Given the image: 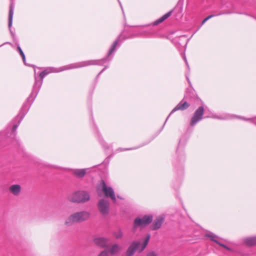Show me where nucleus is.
<instances>
[{
    "label": "nucleus",
    "instance_id": "f257e3e1",
    "mask_svg": "<svg viewBox=\"0 0 256 256\" xmlns=\"http://www.w3.org/2000/svg\"><path fill=\"white\" fill-rule=\"evenodd\" d=\"M121 37L122 36L120 35L114 41L111 46L106 56L104 58L98 60H86L72 64L64 66L61 68V70L60 71L80 68L90 65L104 66V64L108 63L112 59L114 52L120 45V44L119 42L121 40Z\"/></svg>",
    "mask_w": 256,
    "mask_h": 256
},
{
    "label": "nucleus",
    "instance_id": "f03ea898",
    "mask_svg": "<svg viewBox=\"0 0 256 256\" xmlns=\"http://www.w3.org/2000/svg\"><path fill=\"white\" fill-rule=\"evenodd\" d=\"M192 118L190 119L189 125L186 128L184 134L180 140L176 152V156L172 162L175 170L178 171L180 174H182L183 172V162L184 161V152L179 150V149L186 144L188 140L190 138L192 131Z\"/></svg>",
    "mask_w": 256,
    "mask_h": 256
},
{
    "label": "nucleus",
    "instance_id": "7ed1b4c3",
    "mask_svg": "<svg viewBox=\"0 0 256 256\" xmlns=\"http://www.w3.org/2000/svg\"><path fill=\"white\" fill-rule=\"evenodd\" d=\"M150 238V235L148 234L146 237L144 241L142 244L139 241L134 240L132 242L126 252V256H133L138 250L140 252H142L146 246Z\"/></svg>",
    "mask_w": 256,
    "mask_h": 256
},
{
    "label": "nucleus",
    "instance_id": "20e7f679",
    "mask_svg": "<svg viewBox=\"0 0 256 256\" xmlns=\"http://www.w3.org/2000/svg\"><path fill=\"white\" fill-rule=\"evenodd\" d=\"M50 72L48 71V70H44L42 72H40L39 74V76L40 77V79L38 78L36 75L34 76L35 81L34 84L33 86L32 91L28 97V100H29L32 98V102L34 101L36 98V97L40 90L41 88L43 82V78L48 74Z\"/></svg>",
    "mask_w": 256,
    "mask_h": 256
},
{
    "label": "nucleus",
    "instance_id": "39448f33",
    "mask_svg": "<svg viewBox=\"0 0 256 256\" xmlns=\"http://www.w3.org/2000/svg\"><path fill=\"white\" fill-rule=\"evenodd\" d=\"M90 216V212L83 210L75 212L70 216L66 220V224L68 226L74 223H80L88 220Z\"/></svg>",
    "mask_w": 256,
    "mask_h": 256
},
{
    "label": "nucleus",
    "instance_id": "423d86ee",
    "mask_svg": "<svg viewBox=\"0 0 256 256\" xmlns=\"http://www.w3.org/2000/svg\"><path fill=\"white\" fill-rule=\"evenodd\" d=\"M70 201L73 202L84 203L89 200L90 196L86 191H77L68 198Z\"/></svg>",
    "mask_w": 256,
    "mask_h": 256
},
{
    "label": "nucleus",
    "instance_id": "0eeeda50",
    "mask_svg": "<svg viewBox=\"0 0 256 256\" xmlns=\"http://www.w3.org/2000/svg\"><path fill=\"white\" fill-rule=\"evenodd\" d=\"M190 92L189 90V88H188L186 91V95L184 96V98L175 106V108L171 111L170 113L169 114L168 116L167 117L164 125L162 126V128H164L165 124L166 123L167 120L169 118L170 114H172L174 112L177 110H184L187 109L190 106V104L186 102V100L188 96H190Z\"/></svg>",
    "mask_w": 256,
    "mask_h": 256
},
{
    "label": "nucleus",
    "instance_id": "6e6552de",
    "mask_svg": "<svg viewBox=\"0 0 256 256\" xmlns=\"http://www.w3.org/2000/svg\"><path fill=\"white\" fill-rule=\"evenodd\" d=\"M152 216L151 215H145L142 218H136L134 222V230L138 227H144L152 222Z\"/></svg>",
    "mask_w": 256,
    "mask_h": 256
},
{
    "label": "nucleus",
    "instance_id": "1a4fd4ad",
    "mask_svg": "<svg viewBox=\"0 0 256 256\" xmlns=\"http://www.w3.org/2000/svg\"><path fill=\"white\" fill-rule=\"evenodd\" d=\"M102 190L104 192L106 196L110 198L112 201L115 202H116V198L114 194V190L111 187L107 186L104 180H102Z\"/></svg>",
    "mask_w": 256,
    "mask_h": 256
},
{
    "label": "nucleus",
    "instance_id": "9d476101",
    "mask_svg": "<svg viewBox=\"0 0 256 256\" xmlns=\"http://www.w3.org/2000/svg\"><path fill=\"white\" fill-rule=\"evenodd\" d=\"M32 98L28 100V98H27L26 101L23 104L19 114L16 116L15 119H16L20 116V120H22L26 114L28 112L31 104L34 102V101L32 102Z\"/></svg>",
    "mask_w": 256,
    "mask_h": 256
},
{
    "label": "nucleus",
    "instance_id": "9b49d317",
    "mask_svg": "<svg viewBox=\"0 0 256 256\" xmlns=\"http://www.w3.org/2000/svg\"><path fill=\"white\" fill-rule=\"evenodd\" d=\"M98 208L100 212L104 216L107 215L109 212V202L105 199H101L98 204Z\"/></svg>",
    "mask_w": 256,
    "mask_h": 256
},
{
    "label": "nucleus",
    "instance_id": "f8f14e48",
    "mask_svg": "<svg viewBox=\"0 0 256 256\" xmlns=\"http://www.w3.org/2000/svg\"><path fill=\"white\" fill-rule=\"evenodd\" d=\"M14 4L12 1L11 4H10L9 12H8V26L9 28V30L10 32V34L14 38L15 36L14 33L12 31L11 29V27L12 26V18L14 14Z\"/></svg>",
    "mask_w": 256,
    "mask_h": 256
},
{
    "label": "nucleus",
    "instance_id": "ddd939ff",
    "mask_svg": "<svg viewBox=\"0 0 256 256\" xmlns=\"http://www.w3.org/2000/svg\"><path fill=\"white\" fill-rule=\"evenodd\" d=\"M204 112V108L202 106H199L196 110L193 115V126L202 119Z\"/></svg>",
    "mask_w": 256,
    "mask_h": 256
},
{
    "label": "nucleus",
    "instance_id": "4468645a",
    "mask_svg": "<svg viewBox=\"0 0 256 256\" xmlns=\"http://www.w3.org/2000/svg\"><path fill=\"white\" fill-rule=\"evenodd\" d=\"M164 217L163 216H158L154 220L152 229L153 230H157L159 229L161 226L162 224L164 222Z\"/></svg>",
    "mask_w": 256,
    "mask_h": 256
},
{
    "label": "nucleus",
    "instance_id": "2eb2a0df",
    "mask_svg": "<svg viewBox=\"0 0 256 256\" xmlns=\"http://www.w3.org/2000/svg\"><path fill=\"white\" fill-rule=\"evenodd\" d=\"M108 240V238L103 237H98L94 239L95 244L102 248L107 247Z\"/></svg>",
    "mask_w": 256,
    "mask_h": 256
},
{
    "label": "nucleus",
    "instance_id": "dca6fc26",
    "mask_svg": "<svg viewBox=\"0 0 256 256\" xmlns=\"http://www.w3.org/2000/svg\"><path fill=\"white\" fill-rule=\"evenodd\" d=\"M189 39H188L185 36H180L178 39L177 40V43L182 48H184L187 44Z\"/></svg>",
    "mask_w": 256,
    "mask_h": 256
},
{
    "label": "nucleus",
    "instance_id": "f3484780",
    "mask_svg": "<svg viewBox=\"0 0 256 256\" xmlns=\"http://www.w3.org/2000/svg\"><path fill=\"white\" fill-rule=\"evenodd\" d=\"M173 10H170L166 14H164V16H162L160 18L156 20L154 22V24L156 26L158 24L162 22L164 20L167 19L168 18H169L172 14Z\"/></svg>",
    "mask_w": 256,
    "mask_h": 256
},
{
    "label": "nucleus",
    "instance_id": "a211bd4d",
    "mask_svg": "<svg viewBox=\"0 0 256 256\" xmlns=\"http://www.w3.org/2000/svg\"><path fill=\"white\" fill-rule=\"evenodd\" d=\"M244 242L248 246L256 245V236L246 238L244 240Z\"/></svg>",
    "mask_w": 256,
    "mask_h": 256
},
{
    "label": "nucleus",
    "instance_id": "6ab92c4d",
    "mask_svg": "<svg viewBox=\"0 0 256 256\" xmlns=\"http://www.w3.org/2000/svg\"><path fill=\"white\" fill-rule=\"evenodd\" d=\"M146 32L147 31L146 30H144V28H140L138 30L136 31V33H135L134 34L128 37H124L123 40H125L126 38H132L138 36H146Z\"/></svg>",
    "mask_w": 256,
    "mask_h": 256
},
{
    "label": "nucleus",
    "instance_id": "aec40b11",
    "mask_svg": "<svg viewBox=\"0 0 256 256\" xmlns=\"http://www.w3.org/2000/svg\"><path fill=\"white\" fill-rule=\"evenodd\" d=\"M21 190V187L19 184H14L10 186V191L14 195H18Z\"/></svg>",
    "mask_w": 256,
    "mask_h": 256
},
{
    "label": "nucleus",
    "instance_id": "412c9836",
    "mask_svg": "<svg viewBox=\"0 0 256 256\" xmlns=\"http://www.w3.org/2000/svg\"><path fill=\"white\" fill-rule=\"evenodd\" d=\"M182 58L184 60L186 64V66H187V68H188V72L186 74V78L187 80V81L188 82V84L190 86L191 85V82H190V78H189V76H190V66L188 64V62L187 61V60H186V56L185 54H182Z\"/></svg>",
    "mask_w": 256,
    "mask_h": 256
},
{
    "label": "nucleus",
    "instance_id": "4be33fe9",
    "mask_svg": "<svg viewBox=\"0 0 256 256\" xmlns=\"http://www.w3.org/2000/svg\"><path fill=\"white\" fill-rule=\"evenodd\" d=\"M74 174L78 178H83L86 173V169H75L74 170Z\"/></svg>",
    "mask_w": 256,
    "mask_h": 256
},
{
    "label": "nucleus",
    "instance_id": "5701e85b",
    "mask_svg": "<svg viewBox=\"0 0 256 256\" xmlns=\"http://www.w3.org/2000/svg\"><path fill=\"white\" fill-rule=\"evenodd\" d=\"M182 10V2L181 0L179 1L176 6L172 10H173L172 13L176 15L179 14Z\"/></svg>",
    "mask_w": 256,
    "mask_h": 256
},
{
    "label": "nucleus",
    "instance_id": "b1692460",
    "mask_svg": "<svg viewBox=\"0 0 256 256\" xmlns=\"http://www.w3.org/2000/svg\"><path fill=\"white\" fill-rule=\"evenodd\" d=\"M120 248L118 244H114L108 250L111 254H114L119 252Z\"/></svg>",
    "mask_w": 256,
    "mask_h": 256
},
{
    "label": "nucleus",
    "instance_id": "393cba45",
    "mask_svg": "<svg viewBox=\"0 0 256 256\" xmlns=\"http://www.w3.org/2000/svg\"><path fill=\"white\" fill-rule=\"evenodd\" d=\"M224 14V13L220 14H217L216 16L220 15L222 14ZM225 14H230V12H226ZM216 16V15H214V14H211V15L209 16H208L206 17V18H205L202 20L201 24L198 26V28L196 30H198L207 20H208L209 19H210L212 18H213L214 16Z\"/></svg>",
    "mask_w": 256,
    "mask_h": 256
},
{
    "label": "nucleus",
    "instance_id": "a878e982",
    "mask_svg": "<svg viewBox=\"0 0 256 256\" xmlns=\"http://www.w3.org/2000/svg\"><path fill=\"white\" fill-rule=\"evenodd\" d=\"M206 237H208V238H210V240L215 242L216 243L218 244V242H220L219 241H218V240H216L215 238H218V236L216 235H214V234H206Z\"/></svg>",
    "mask_w": 256,
    "mask_h": 256
},
{
    "label": "nucleus",
    "instance_id": "bb28decb",
    "mask_svg": "<svg viewBox=\"0 0 256 256\" xmlns=\"http://www.w3.org/2000/svg\"><path fill=\"white\" fill-rule=\"evenodd\" d=\"M152 140H149L146 142H145L144 143H143L142 144H141L140 146H136V147H134V148H126V149H122V148H119L118 150H120V151H122V150H136V149H137L139 148H140L142 146H144L147 144H148Z\"/></svg>",
    "mask_w": 256,
    "mask_h": 256
},
{
    "label": "nucleus",
    "instance_id": "cd10ccee",
    "mask_svg": "<svg viewBox=\"0 0 256 256\" xmlns=\"http://www.w3.org/2000/svg\"><path fill=\"white\" fill-rule=\"evenodd\" d=\"M113 235L116 239H119L122 237L123 232L120 230L118 232H113Z\"/></svg>",
    "mask_w": 256,
    "mask_h": 256
},
{
    "label": "nucleus",
    "instance_id": "c85d7f7f",
    "mask_svg": "<svg viewBox=\"0 0 256 256\" xmlns=\"http://www.w3.org/2000/svg\"><path fill=\"white\" fill-rule=\"evenodd\" d=\"M22 120H20H20H18V123L13 125V126H12V132H16L18 127L20 125V124Z\"/></svg>",
    "mask_w": 256,
    "mask_h": 256
},
{
    "label": "nucleus",
    "instance_id": "c756f323",
    "mask_svg": "<svg viewBox=\"0 0 256 256\" xmlns=\"http://www.w3.org/2000/svg\"><path fill=\"white\" fill-rule=\"evenodd\" d=\"M218 244L219 246H220L225 248L226 249V250H232V249L230 247L226 246V245H225V244H222L221 242H218Z\"/></svg>",
    "mask_w": 256,
    "mask_h": 256
},
{
    "label": "nucleus",
    "instance_id": "7c9ffc66",
    "mask_svg": "<svg viewBox=\"0 0 256 256\" xmlns=\"http://www.w3.org/2000/svg\"><path fill=\"white\" fill-rule=\"evenodd\" d=\"M108 66H105L104 68L97 75L96 80H97L98 78L101 74L107 68H108Z\"/></svg>",
    "mask_w": 256,
    "mask_h": 256
},
{
    "label": "nucleus",
    "instance_id": "2f4dec72",
    "mask_svg": "<svg viewBox=\"0 0 256 256\" xmlns=\"http://www.w3.org/2000/svg\"><path fill=\"white\" fill-rule=\"evenodd\" d=\"M98 256H108V252L104 250Z\"/></svg>",
    "mask_w": 256,
    "mask_h": 256
},
{
    "label": "nucleus",
    "instance_id": "473e14b6",
    "mask_svg": "<svg viewBox=\"0 0 256 256\" xmlns=\"http://www.w3.org/2000/svg\"><path fill=\"white\" fill-rule=\"evenodd\" d=\"M17 50H18V52L20 53V56H22L24 54L23 51L22 50V48H20V46H18Z\"/></svg>",
    "mask_w": 256,
    "mask_h": 256
},
{
    "label": "nucleus",
    "instance_id": "72a5a7b5",
    "mask_svg": "<svg viewBox=\"0 0 256 256\" xmlns=\"http://www.w3.org/2000/svg\"><path fill=\"white\" fill-rule=\"evenodd\" d=\"M146 256H158L157 254L156 253V252L154 251H152L150 252H148Z\"/></svg>",
    "mask_w": 256,
    "mask_h": 256
},
{
    "label": "nucleus",
    "instance_id": "f704fd0d",
    "mask_svg": "<svg viewBox=\"0 0 256 256\" xmlns=\"http://www.w3.org/2000/svg\"><path fill=\"white\" fill-rule=\"evenodd\" d=\"M101 143V144L102 146L108 149L109 147L107 146V144H106V142L104 140H102L100 142Z\"/></svg>",
    "mask_w": 256,
    "mask_h": 256
},
{
    "label": "nucleus",
    "instance_id": "c9c22d12",
    "mask_svg": "<svg viewBox=\"0 0 256 256\" xmlns=\"http://www.w3.org/2000/svg\"><path fill=\"white\" fill-rule=\"evenodd\" d=\"M194 100H196L198 102V104L202 102V101L200 100H199L198 98H196V97L193 96V101Z\"/></svg>",
    "mask_w": 256,
    "mask_h": 256
},
{
    "label": "nucleus",
    "instance_id": "e433bc0d",
    "mask_svg": "<svg viewBox=\"0 0 256 256\" xmlns=\"http://www.w3.org/2000/svg\"><path fill=\"white\" fill-rule=\"evenodd\" d=\"M22 56V60H23V62H24V64H26V56H25V55L24 54V55H23V56Z\"/></svg>",
    "mask_w": 256,
    "mask_h": 256
},
{
    "label": "nucleus",
    "instance_id": "4c0bfd02",
    "mask_svg": "<svg viewBox=\"0 0 256 256\" xmlns=\"http://www.w3.org/2000/svg\"><path fill=\"white\" fill-rule=\"evenodd\" d=\"M118 0V2H119V4L120 5V6L122 10L123 11V8H122V6L121 2H120V1L119 0Z\"/></svg>",
    "mask_w": 256,
    "mask_h": 256
},
{
    "label": "nucleus",
    "instance_id": "58836bf2",
    "mask_svg": "<svg viewBox=\"0 0 256 256\" xmlns=\"http://www.w3.org/2000/svg\"><path fill=\"white\" fill-rule=\"evenodd\" d=\"M242 118V120H248V119L245 118Z\"/></svg>",
    "mask_w": 256,
    "mask_h": 256
},
{
    "label": "nucleus",
    "instance_id": "ea45409f",
    "mask_svg": "<svg viewBox=\"0 0 256 256\" xmlns=\"http://www.w3.org/2000/svg\"><path fill=\"white\" fill-rule=\"evenodd\" d=\"M100 186H98V190L100 188Z\"/></svg>",
    "mask_w": 256,
    "mask_h": 256
},
{
    "label": "nucleus",
    "instance_id": "a19ab883",
    "mask_svg": "<svg viewBox=\"0 0 256 256\" xmlns=\"http://www.w3.org/2000/svg\"><path fill=\"white\" fill-rule=\"evenodd\" d=\"M12 2L14 3V0H12ZM12 2V0H10V3Z\"/></svg>",
    "mask_w": 256,
    "mask_h": 256
},
{
    "label": "nucleus",
    "instance_id": "79ce46f5",
    "mask_svg": "<svg viewBox=\"0 0 256 256\" xmlns=\"http://www.w3.org/2000/svg\"><path fill=\"white\" fill-rule=\"evenodd\" d=\"M10 44V42H6V43H4V44Z\"/></svg>",
    "mask_w": 256,
    "mask_h": 256
},
{
    "label": "nucleus",
    "instance_id": "37998d69",
    "mask_svg": "<svg viewBox=\"0 0 256 256\" xmlns=\"http://www.w3.org/2000/svg\"><path fill=\"white\" fill-rule=\"evenodd\" d=\"M118 198H121L120 196H118Z\"/></svg>",
    "mask_w": 256,
    "mask_h": 256
},
{
    "label": "nucleus",
    "instance_id": "c03bdc74",
    "mask_svg": "<svg viewBox=\"0 0 256 256\" xmlns=\"http://www.w3.org/2000/svg\"><path fill=\"white\" fill-rule=\"evenodd\" d=\"M3 44H2L0 46H2Z\"/></svg>",
    "mask_w": 256,
    "mask_h": 256
}]
</instances>
